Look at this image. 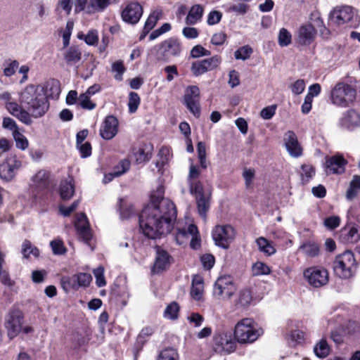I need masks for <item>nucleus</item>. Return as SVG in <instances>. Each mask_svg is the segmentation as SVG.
Returning a JSON list of instances; mask_svg holds the SVG:
<instances>
[{
  "instance_id": "obj_13",
  "label": "nucleus",
  "mask_w": 360,
  "mask_h": 360,
  "mask_svg": "<svg viewBox=\"0 0 360 360\" xmlns=\"http://www.w3.org/2000/svg\"><path fill=\"white\" fill-rule=\"evenodd\" d=\"M21 166V162L15 155H10L5 161L0 164V177L8 181L15 176V171Z\"/></svg>"
},
{
  "instance_id": "obj_19",
  "label": "nucleus",
  "mask_w": 360,
  "mask_h": 360,
  "mask_svg": "<svg viewBox=\"0 0 360 360\" xmlns=\"http://www.w3.org/2000/svg\"><path fill=\"white\" fill-rule=\"evenodd\" d=\"M171 257L167 251L160 247H156V257L153 267L154 274H159L166 270L170 265Z\"/></svg>"
},
{
  "instance_id": "obj_2",
  "label": "nucleus",
  "mask_w": 360,
  "mask_h": 360,
  "mask_svg": "<svg viewBox=\"0 0 360 360\" xmlns=\"http://www.w3.org/2000/svg\"><path fill=\"white\" fill-rule=\"evenodd\" d=\"M19 103L8 102L6 109L27 125L32 123V117H41L49 109V102L43 94L41 85H27L19 94Z\"/></svg>"
},
{
  "instance_id": "obj_50",
  "label": "nucleus",
  "mask_w": 360,
  "mask_h": 360,
  "mask_svg": "<svg viewBox=\"0 0 360 360\" xmlns=\"http://www.w3.org/2000/svg\"><path fill=\"white\" fill-rule=\"evenodd\" d=\"M90 96L86 94L85 93L80 94L78 97V102L79 105L86 110H93L96 107V103H93L90 100Z\"/></svg>"
},
{
  "instance_id": "obj_17",
  "label": "nucleus",
  "mask_w": 360,
  "mask_h": 360,
  "mask_svg": "<svg viewBox=\"0 0 360 360\" xmlns=\"http://www.w3.org/2000/svg\"><path fill=\"white\" fill-rule=\"evenodd\" d=\"M118 120L113 115L105 117L100 129V135L105 140H110L118 131Z\"/></svg>"
},
{
  "instance_id": "obj_16",
  "label": "nucleus",
  "mask_w": 360,
  "mask_h": 360,
  "mask_svg": "<svg viewBox=\"0 0 360 360\" xmlns=\"http://www.w3.org/2000/svg\"><path fill=\"white\" fill-rule=\"evenodd\" d=\"M143 14L142 6L136 2H131L127 5L122 12V20L128 23L136 24Z\"/></svg>"
},
{
  "instance_id": "obj_30",
  "label": "nucleus",
  "mask_w": 360,
  "mask_h": 360,
  "mask_svg": "<svg viewBox=\"0 0 360 360\" xmlns=\"http://www.w3.org/2000/svg\"><path fill=\"white\" fill-rule=\"evenodd\" d=\"M4 255L0 252V282L5 286L13 287L15 282L11 278L8 270L4 268Z\"/></svg>"
},
{
  "instance_id": "obj_5",
  "label": "nucleus",
  "mask_w": 360,
  "mask_h": 360,
  "mask_svg": "<svg viewBox=\"0 0 360 360\" xmlns=\"http://www.w3.org/2000/svg\"><path fill=\"white\" fill-rule=\"evenodd\" d=\"M182 47L179 40L171 37L153 48L155 51L156 59L159 61L168 62L172 57L179 56Z\"/></svg>"
},
{
  "instance_id": "obj_35",
  "label": "nucleus",
  "mask_w": 360,
  "mask_h": 360,
  "mask_svg": "<svg viewBox=\"0 0 360 360\" xmlns=\"http://www.w3.org/2000/svg\"><path fill=\"white\" fill-rule=\"evenodd\" d=\"M210 194H208L205 196L196 198L198 211L202 218H205L206 213L210 209Z\"/></svg>"
},
{
  "instance_id": "obj_20",
  "label": "nucleus",
  "mask_w": 360,
  "mask_h": 360,
  "mask_svg": "<svg viewBox=\"0 0 360 360\" xmlns=\"http://www.w3.org/2000/svg\"><path fill=\"white\" fill-rule=\"evenodd\" d=\"M347 160L340 154L328 158L326 161L327 172L333 174H342L345 170Z\"/></svg>"
},
{
  "instance_id": "obj_6",
  "label": "nucleus",
  "mask_w": 360,
  "mask_h": 360,
  "mask_svg": "<svg viewBox=\"0 0 360 360\" xmlns=\"http://www.w3.org/2000/svg\"><path fill=\"white\" fill-rule=\"evenodd\" d=\"M356 97V90L350 85L338 83L331 91V101L334 105L347 106L352 103Z\"/></svg>"
},
{
  "instance_id": "obj_40",
  "label": "nucleus",
  "mask_w": 360,
  "mask_h": 360,
  "mask_svg": "<svg viewBox=\"0 0 360 360\" xmlns=\"http://www.w3.org/2000/svg\"><path fill=\"white\" fill-rule=\"evenodd\" d=\"M300 249L309 257H315L319 252V246L314 243H307L300 246Z\"/></svg>"
},
{
  "instance_id": "obj_57",
  "label": "nucleus",
  "mask_w": 360,
  "mask_h": 360,
  "mask_svg": "<svg viewBox=\"0 0 360 360\" xmlns=\"http://www.w3.org/2000/svg\"><path fill=\"white\" fill-rule=\"evenodd\" d=\"M255 171L252 168H245L243 172V177L245 179L246 188H250L255 178Z\"/></svg>"
},
{
  "instance_id": "obj_14",
  "label": "nucleus",
  "mask_w": 360,
  "mask_h": 360,
  "mask_svg": "<svg viewBox=\"0 0 360 360\" xmlns=\"http://www.w3.org/2000/svg\"><path fill=\"white\" fill-rule=\"evenodd\" d=\"M356 14V11L352 7L343 6L334 8L330 14V18L333 22L340 25L352 21Z\"/></svg>"
},
{
  "instance_id": "obj_33",
  "label": "nucleus",
  "mask_w": 360,
  "mask_h": 360,
  "mask_svg": "<svg viewBox=\"0 0 360 360\" xmlns=\"http://www.w3.org/2000/svg\"><path fill=\"white\" fill-rule=\"evenodd\" d=\"M256 243L260 252L267 256H271L276 252V248L272 243L264 237H259L256 240Z\"/></svg>"
},
{
  "instance_id": "obj_23",
  "label": "nucleus",
  "mask_w": 360,
  "mask_h": 360,
  "mask_svg": "<svg viewBox=\"0 0 360 360\" xmlns=\"http://www.w3.org/2000/svg\"><path fill=\"white\" fill-rule=\"evenodd\" d=\"M316 34V32L311 25H302L297 32V41L302 45H309L314 41Z\"/></svg>"
},
{
  "instance_id": "obj_9",
  "label": "nucleus",
  "mask_w": 360,
  "mask_h": 360,
  "mask_svg": "<svg viewBox=\"0 0 360 360\" xmlns=\"http://www.w3.org/2000/svg\"><path fill=\"white\" fill-rule=\"evenodd\" d=\"M212 235L216 245L226 249L233 240L236 232L231 225H217L213 229Z\"/></svg>"
},
{
  "instance_id": "obj_44",
  "label": "nucleus",
  "mask_w": 360,
  "mask_h": 360,
  "mask_svg": "<svg viewBox=\"0 0 360 360\" xmlns=\"http://www.w3.org/2000/svg\"><path fill=\"white\" fill-rule=\"evenodd\" d=\"M140 97L136 92H130L129 94L128 107L130 113L135 112L140 104Z\"/></svg>"
},
{
  "instance_id": "obj_52",
  "label": "nucleus",
  "mask_w": 360,
  "mask_h": 360,
  "mask_svg": "<svg viewBox=\"0 0 360 360\" xmlns=\"http://www.w3.org/2000/svg\"><path fill=\"white\" fill-rule=\"evenodd\" d=\"M60 283L63 289L65 292H68L72 289L77 288L74 275L71 277L63 276L60 280Z\"/></svg>"
},
{
  "instance_id": "obj_56",
  "label": "nucleus",
  "mask_w": 360,
  "mask_h": 360,
  "mask_svg": "<svg viewBox=\"0 0 360 360\" xmlns=\"http://www.w3.org/2000/svg\"><path fill=\"white\" fill-rule=\"evenodd\" d=\"M94 275L96 278V283L98 287H103L105 285L106 281L104 277V269L103 266H98L93 271Z\"/></svg>"
},
{
  "instance_id": "obj_48",
  "label": "nucleus",
  "mask_w": 360,
  "mask_h": 360,
  "mask_svg": "<svg viewBox=\"0 0 360 360\" xmlns=\"http://www.w3.org/2000/svg\"><path fill=\"white\" fill-rule=\"evenodd\" d=\"M79 39H83V35H78ZM84 41L91 46H94L98 44V32L96 30H91L88 32V33L84 36Z\"/></svg>"
},
{
  "instance_id": "obj_53",
  "label": "nucleus",
  "mask_w": 360,
  "mask_h": 360,
  "mask_svg": "<svg viewBox=\"0 0 360 360\" xmlns=\"http://www.w3.org/2000/svg\"><path fill=\"white\" fill-rule=\"evenodd\" d=\"M160 15V12L156 11L150 14L143 27L146 32H150L155 26Z\"/></svg>"
},
{
  "instance_id": "obj_62",
  "label": "nucleus",
  "mask_w": 360,
  "mask_h": 360,
  "mask_svg": "<svg viewBox=\"0 0 360 360\" xmlns=\"http://www.w3.org/2000/svg\"><path fill=\"white\" fill-rule=\"evenodd\" d=\"M130 167V162L127 160H122L120 162L117 167L115 169V175L121 176L127 172Z\"/></svg>"
},
{
  "instance_id": "obj_7",
  "label": "nucleus",
  "mask_w": 360,
  "mask_h": 360,
  "mask_svg": "<svg viewBox=\"0 0 360 360\" xmlns=\"http://www.w3.org/2000/svg\"><path fill=\"white\" fill-rule=\"evenodd\" d=\"M236 288L229 276L219 277L214 283L213 295L219 300H229L233 295Z\"/></svg>"
},
{
  "instance_id": "obj_32",
  "label": "nucleus",
  "mask_w": 360,
  "mask_h": 360,
  "mask_svg": "<svg viewBox=\"0 0 360 360\" xmlns=\"http://www.w3.org/2000/svg\"><path fill=\"white\" fill-rule=\"evenodd\" d=\"M203 281L200 276H194L192 280L191 295L196 300H200L203 293Z\"/></svg>"
},
{
  "instance_id": "obj_1",
  "label": "nucleus",
  "mask_w": 360,
  "mask_h": 360,
  "mask_svg": "<svg viewBox=\"0 0 360 360\" xmlns=\"http://www.w3.org/2000/svg\"><path fill=\"white\" fill-rule=\"evenodd\" d=\"M151 195V202L139 216V226L143 233L149 238L155 239L170 233L176 217L174 204L163 197V188Z\"/></svg>"
},
{
  "instance_id": "obj_38",
  "label": "nucleus",
  "mask_w": 360,
  "mask_h": 360,
  "mask_svg": "<svg viewBox=\"0 0 360 360\" xmlns=\"http://www.w3.org/2000/svg\"><path fill=\"white\" fill-rule=\"evenodd\" d=\"M189 184L190 192L192 195L198 197H202L207 195L209 193H205L203 189L202 184L200 181H193Z\"/></svg>"
},
{
  "instance_id": "obj_60",
  "label": "nucleus",
  "mask_w": 360,
  "mask_h": 360,
  "mask_svg": "<svg viewBox=\"0 0 360 360\" xmlns=\"http://www.w3.org/2000/svg\"><path fill=\"white\" fill-rule=\"evenodd\" d=\"M222 13L218 11H212L207 16V22L209 25H214L219 22Z\"/></svg>"
},
{
  "instance_id": "obj_45",
  "label": "nucleus",
  "mask_w": 360,
  "mask_h": 360,
  "mask_svg": "<svg viewBox=\"0 0 360 360\" xmlns=\"http://www.w3.org/2000/svg\"><path fill=\"white\" fill-rule=\"evenodd\" d=\"M302 181L303 184H307L309 180L314 176L315 169L310 165H302Z\"/></svg>"
},
{
  "instance_id": "obj_51",
  "label": "nucleus",
  "mask_w": 360,
  "mask_h": 360,
  "mask_svg": "<svg viewBox=\"0 0 360 360\" xmlns=\"http://www.w3.org/2000/svg\"><path fill=\"white\" fill-rule=\"evenodd\" d=\"M35 11L36 18L40 21H43L49 15L48 8L42 2H39L35 5Z\"/></svg>"
},
{
  "instance_id": "obj_3",
  "label": "nucleus",
  "mask_w": 360,
  "mask_h": 360,
  "mask_svg": "<svg viewBox=\"0 0 360 360\" xmlns=\"http://www.w3.org/2000/svg\"><path fill=\"white\" fill-rule=\"evenodd\" d=\"M262 333V329L257 328L252 319L245 318L236 325L234 336L240 343H251L255 341Z\"/></svg>"
},
{
  "instance_id": "obj_46",
  "label": "nucleus",
  "mask_w": 360,
  "mask_h": 360,
  "mask_svg": "<svg viewBox=\"0 0 360 360\" xmlns=\"http://www.w3.org/2000/svg\"><path fill=\"white\" fill-rule=\"evenodd\" d=\"M252 49L250 46L246 45L237 49L234 53V56L237 60H245L250 57Z\"/></svg>"
},
{
  "instance_id": "obj_64",
  "label": "nucleus",
  "mask_w": 360,
  "mask_h": 360,
  "mask_svg": "<svg viewBox=\"0 0 360 360\" xmlns=\"http://www.w3.org/2000/svg\"><path fill=\"white\" fill-rule=\"evenodd\" d=\"M19 67L18 61L14 60L9 63L4 69V74L6 77H11L15 73L17 68Z\"/></svg>"
},
{
  "instance_id": "obj_27",
  "label": "nucleus",
  "mask_w": 360,
  "mask_h": 360,
  "mask_svg": "<svg viewBox=\"0 0 360 360\" xmlns=\"http://www.w3.org/2000/svg\"><path fill=\"white\" fill-rule=\"evenodd\" d=\"M204 13V6L200 4H195L191 6L186 18L187 25H193L202 20Z\"/></svg>"
},
{
  "instance_id": "obj_58",
  "label": "nucleus",
  "mask_w": 360,
  "mask_h": 360,
  "mask_svg": "<svg viewBox=\"0 0 360 360\" xmlns=\"http://www.w3.org/2000/svg\"><path fill=\"white\" fill-rule=\"evenodd\" d=\"M210 52L208 50L203 48L200 45L195 46L191 49V56L194 58H197L200 56H210Z\"/></svg>"
},
{
  "instance_id": "obj_28",
  "label": "nucleus",
  "mask_w": 360,
  "mask_h": 360,
  "mask_svg": "<svg viewBox=\"0 0 360 360\" xmlns=\"http://www.w3.org/2000/svg\"><path fill=\"white\" fill-rule=\"evenodd\" d=\"M75 193V186L71 178L62 181L60 184V195L63 200H69Z\"/></svg>"
},
{
  "instance_id": "obj_29",
  "label": "nucleus",
  "mask_w": 360,
  "mask_h": 360,
  "mask_svg": "<svg viewBox=\"0 0 360 360\" xmlns=\"http://www.w3.org/2000/svg\"><path fill=\"white\" fill-rule=\"evenodd\" d=\"M110 4V0H89L86 13L93 14L103 11Z\"/></svg>"
},
{
  "instance_id": "obj_42",
  "label": "nucleus",
  "mask_w": 360,
  "mask_h": 360,
  "mask_svg": "<svg viewBox=\"0 0 360 360\" xmlns=\"http://www.w3.org/2000/svg\"><path fill=\"white\" fill-rule=\"evenodd\" d=\"M157 360H179V354L176 349L167 348L160 352Z\"/></svg>"
},
{
  "instance_id": "obj_54",
  "label": "nucleus",
  "mask_w": 360,
  "mask_h": 360,
  "mask_svg": "<svg viewBox=\"0 0 360 360\" xmlns=\"http://www.w3.org/2000/svg\"><path fill=\"white\" fill-rule=\"evenodd\" d=\"M13 137L15 141L16 147L21 149L25 150L28 146V141L24 135L18 131H13Z\"/></svg>"
},
{
  "instance_id": "obj_31",
  "label": "nucleus",
  "mask_w": 360,
  "mask_h": 360,
  "mask_svg": "<svg viewBox=\"0 0 360 360\" xmlns=\"http://www.w3.org/2000/svg\"><path fill=\"white\" fill-rule=\"evenodd\" d=\"M252 300V297L250 290L248 288L242 289L238 294L236 305L238 307L246 308L250 304Z\"/></svg>"
},
{
  "instance_id": "obj_10",
  "label": "nucleus",
  "mask_w": 360,
  "mask_h": 360,
  "mask_svg": "<svg viewBox=\"0 0 360 360\" xmlns=\"http://www.w3.org/2000/svg\"><path fill=\"white\" fill-rule=\"evenodd\" d=\"M236 342L229 332H217L213 336V348L219 354H230L236 349Z\"/></svg>"
},
{
  "instance_id": "obj_8",
  "label": "nucleus",
  "mask_w": 360,
  "mask_h": 360,
  "mask_svg": "<svg viewBox=\"0 0 360 360\" xmlns=\"http://www.w3.org/2000/svg\"><path fill=\"white\" fill-rule=\"evenodd\" d=\"M24 323V314L18 309H11L5 318L4 326L10 339L15 338L21 331Z\"/></svg>"
},
{
  "instance_id": "obj_37",
  "label": "nucleus",
  "mask_w": 360,
  "mask_h": 360,
  "mask_svg": "<svg viewBox=\"0 0 360 360\" xmlns=\"http://www.w3.org/2000/svg\"><path fill=\"white\" fill-rule=\"evenodd\" d=\"M179 306L176 302L170 303L165 309L164 316L166 319L176 320L178 318Z\"/></svg>"
},
{
  "instance_id": "obj_55",
  "label": "nucleus",
  "mask_w": 360,
  "mask_h": 360,
  "mask_svg": "<svg viewBox=\"0 0 360 360\" xmlns=\"http://www.w3.org/2000/svg\"><path fill=\"white\" fill-rule=\"evenodd\" d=\"M112 71L115 72V78L118 81L122 79V75L125 72V68L122 60H117L112 63Z\"/></svg>"
},
{
  "instance_id": "obj_41",
  "label": "nucleus",
  "mask_w": 360,
  "mask_h": 360,
  "mask_svg": "<svg viewBox=\"0 0 360 360\" xmlns=\"http://www.w3.org/2000/svg\"><path fill=\"white\" fill-rule=\"evenodd\" d=\"M33 182L35 184L36 186L39 188H44L48 185V175L46 172L44 170H41L38 172L33 176Z\"/></svg>"
},
{
  "instance_id": "obj_36",
  "label": "nucleus",
  "mask_w": 360,
  "mask_h": 360,
  "mask_svg": "<svg viewBox=\"0 0 360 360\" xmlns=\"http://www.w3.org/2000/svg\"><path fill=\"white\" fill-rule=\"evenodd\" d=\"M358 190H360V176L354 175L349 184V188L347 191V198L348 200L353 199L356 196Z\"/></svg>"
},
{
  "instance_id": "obj_43",
  "label": "nucleus",
  "mask_w": 360,
  "mask_h": 360,
  "mask_svg": "<svg viewBox=\"0 0 360 360\" xmlns=\"http://www.w3.org/2000/svg\"><path fill=\"white\" fill-rule=\"evenodd\" d=\"M74 277L77 288L88 286L92 280L91 276L87 273H79L74 275Z\"/></svg>"
},
{
  "instance_id": "obj_4",
  "label": "nucleus",
  "mask_w": 360,
  "mask_h": 360,
  "mask_svg": "<svg viewBox=\"0 0 360 360\" xmlns=\"http://www.w3.org/2000/svg\"><path fill=\"white\" fill-rule=\"evenodd\" d=\"M356 269V263L353 253L345 251L336 257L333 262V270L338 277L349 278L352 277Z\"/></svg>"
},
{
  "instance_id": "obj_25",
  "label": "nucleus",
  "mask_w": 360,
  "mask_h": 360,
  "mask_svg": "<svg viewBox=\"0 0 360 360\" xmlns=\"http://www.w3.org/2000/svg\"><path fill=\"white\" fill-rule=\"evenodd\" d=\"M43 94L46 96V99H58L60 94V85L59 81L56 79H50L41 85Z\"/></svg>"
},
{
  "instance_id": "obj_34",
  "label": "nucleus",
  "mask_w": 360,
  "mask_h": 360,
  "mask_svg": "<svg viewBox=\"0 0 360 360\" xmlns=\"http://www.w3.org/2000/svg\"><path fill=\"white\" fill-rule=\"evenodd\" d=\"M271 268L265 263L258 261L252 264L251 273L253 276H266L271 274Z\"/></svg>"
},
{
  "instance_id": "obj_11",
  "label": "nucleus",
  "mask_w": 360,
  "mask_h": 360,
  "mask_svg": "<svg viewBox=\"0 0 360 360\" xmlns=\"http://www.w3.org/2000/svg\"><path fill=\"white\" fill-rule=\"evenodd\" d=\"M304 277L309 284L314 288H320L328 283V271L320 266H312L304 270Z\"/></svg>"
},
{
  "instance_id": "obj_12",
  "label": "nucleus",
  "mask_w": 360,
  "mask_h": 360,
  "mask_svg": "<svg viewBox=\"0 0 360 360\" xmlns=\"http://www.w3.org/2000/svg\"><path fill=\"white\" fill-rule=\"evenodd\" d=\"M184 103L194 116H200V89L197 86H189L186 88Z\"/></svg>"
},
{
  "instance_id": "obj_39",
  "label": "nucleus",
  "mask_w": 360,
  "mask_h": 360,
  "mask_svg": "<svg viewBox=\"0 0 360 360\" xmlns=\"http://www.w3.org/2000/svg\"><path fill=\"white\" fill-rule=\"evenodd\" d=\"M314 350L317 356L324 358L328 355L330 348L326 340H321L320 342L314 347Z\"/></svg>"
},
{
  "instance_id": "obj_26",
  "label": "nucleus",
  "mask_w": 360,
  "mask_h": 360,
  "mask_svg": "<svg viewBox=\"0 0 360 360\" xmlns=\"http://www.w3.org/2000/svg\"><path fill=\"white\" fill-rule=\"evenodd\" d=\"M198 234V230L195 225L190 224L185 228H178L177 232L175 236V240L179 245H183L186 243L191 236H197Z\"/></svg>"
},
{
  "instance_id": "obj_49",
  "label": "nucleus",
  "mask_w": 360,
  "mask_h": 360,
  "mask_svg": "<svg viewBox=\"0 0 360 360\" xmlns=\"http://www.w3.org/2000/svg\"><path fill=\"white\" fill-rule=\"evenodd\" d=\"M278 39L281 46H287L291 43L292 35L285 28H281Z\"/></svg>"
},
{
  "instance_id": "obj_47",
  "label": "nucleus",
  "mask_w": 360,
  "mask_h": 360,
  "mask_svg": "<svg viewBox=\"0 0 360 360\" xmlns=\"http://www.w3.org/2000/svg\"><path fill=\"white\" fill-rule=\"evenodd\" d=\"M22 252L25 258L29 257L30 255H32L36 257L39 255V250L36 247H33L31 243L28 240H25L22 243Z\"/></svg>"
},
{
  "instance_id": "obj_18",
  "label": "nucleus",
  "mask_w": 360,
  "mask_h": 360,
  "mask_svg": "<svg viewBox=\"0 0 360 360\" xmlns=\"http://www.w3.org/2000/svg\"><path fill=\"white\" fill-rule=\"evenodd\" d=\"M283 141L285 147L290 156L299 158L302 155V148L297 140L296 134L293 131H287L284 134Z\"/></svg>"
},
{
  "instance_id": "obj_61",
  "label": "nucleus",
  "mask_w": 360,
  "mask_h": 360,
  "mask_svg": "<svg viewBox=\"0 0 360 360\" xmlns=\"http://www.w3.org/2000/svg\"><path fill=\"white\" fill-rule=\"evenodd\" d=\"M119 209L120 211V217L122 219H128L133 214V209L131 207H124V200H119Z\"/></svg>"
},
{
  "instance_id": "obj_21",
  "label": "nucleus",
  "mask_w": 360,
  "mask_h": 360,
  "mask_svg": "<svg viewBox=\"0 0 360 360\" xmlns=\"http://www.w3.org/2000/svg\"><path fill=\"white\" fill-rule=\"evenodd\" d=\"M75 225L79 238H81L84 242L86 243H89L91 239L92 234L87 218L84 213H80L77 215Z\"/></svg>"
},
{
  "instance_id": "obj_22",
  "label": "nucleus",
  "mask_w": 360,
  "mask_h": 360,
  "mask_svg": "<svg viewBox=\"0 0 360 360\" xmlns=\"http://www.w3.org/2000/svg\"><path fill=\"white\" fill-rule=\"evenodd\" d=\"M340 127L352 129L360 126V113L354 110L345 112L340 120Z\"/></svg>"
},
{
  "instance_id": "obj_63",
  "label": "nucleus",
  "mask_w": 360,
  "mask_h": 360,
  "mask_svg": "<svg viewBox=\"0 0 360 360\" xmlns=\"http://www.w3.org/2000/svg\"><path fill=\"white\" fill-rule=\"evenodd\" d=\"M291 91L295 95L302 94L305 89L304 79H297L291 85Z\"/></svg>"
},
{
  "instance_id": "obj_24",
  "label": "nucleus",
  "mask_w": 360,
  "mask_h": 360,
  "mask_svg": "<svg viewBox=\"0 0 360 360\" xmlns=\"http://www.w3.org/2000/svg\"><path fill=\"white\" fill-rule=\"evenodd\" d=\"M63 58L67 65H77L82 60V53L79 47L72 46L65 51Z\"/></svg>"
},
{
  "instance_id": "obj_59",
  "label": "nucleus",
  "mask_w": 360,
  "mask_h": 360,
  "mask_svg": "<svg viewBox=\"0 0 360 360\" xmlns=\"http://www.w3.org/2000/svg\"><path fill=\"white\" fill-rule=\"evenodd\" d=\"M53 252L55 255H63L65 252L66 249L63 245V243L60 240H52L50 243Z\"/></svg>"
},
{
  "instance_id": "obj_15",
  "label": "nucleus",
  "mask_w": 360,
  "mask_h": 360,
  "mask_svg": "<svg viewBox=\"0 0 360 360\" xmlns=\"http://www.w3.org/2000/svg\"><path fill=\"white\" fill-rule=\"evenodd\" d=\"M220 63L221 58L218 56H214L210 58L198 60L193 63L191 65V71L194 75L198 76L207 71H210L216 68Z\"/></svg>"
}]
</instances>
